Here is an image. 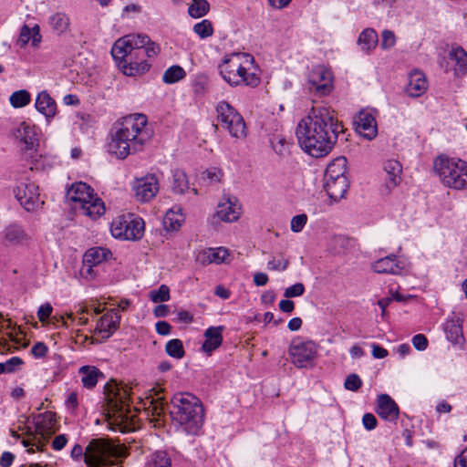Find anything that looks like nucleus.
<instances>
[{
	"mask_svg": "<svg viewBox=\"0 0 467 467\" xmlns=\"http://www.w3.org/2000/svg\"><path fill=\"white\" fill-rule=\"evenodd\" d=\"M343 126L325 108H312L297 124L296 134L301 149L315 158L327 156L337 141Z\"/></svg>",
	"mask_w": 467,
	"mask_h": 467,
	"instance_id": "obj_1",
	"label": "nucleus"
},
{
	"mask_svg": "<svg viewBox=\"0 0 467 467\" xmlns=\"http://www.w3.org/2000/svg\"><path fill=\"white\" fill-rule=\"evenodd\" d=\"M160 52V46L146 34L124 36L111 48V55L119 62L121 71L130 77L140 76L149 71L150 64L146 57H155Z\"/></svg>",
	"mask_w": 467,
	"mask_h": 467,
	"instance_id": "obj_2",
	"label": "nucleus"
},
{
	"mask_svg": "<svg viewBox=\"0 0 467 467\" xmlns=\"http://www.w3.org/2000/svg\"><path fill=\"white\" fill-rule=\"evenodd\" d=\"M152 137V130L143 114H132L122 119L109 144V152L119 159L140 151Z\"/></svg>",
	"mask_w": 467,
	"mask_h": 467,
	"instance_id": "obj_3",
	"label": "nucleus"
},
{
	"mask_svg": "<svg viewBox=\"0 0 467 467\" xmlns=\"http://www.w3.org/2000/svg\"><path fill=\"white\" fill-rule=\"evenodd\" d=\"M130 389L127 385L118 384L112 380L106 384L107 417L109 424L121 432L135 428L136 415L130 411Z\"/></svg>",
	"mask_w": 467,
	"mask_h": 467,
	"instance_id": "obj_4",
	"label": "nucleus"
},
{
	"mask_svg": "<svg viewBox=\"0 0 467 467\" xmlns=\"http://www.w3.org/2000/svg\"><path fill=\"white\" fill-rule=\"evenodd\" d=\"M254 58L250 54L234 53L226 56L219 65L220 74L232 87H257L260 77L254 66Z\"/></svg>",
	"mask_w": 467,
	"mask_h": 467,
	"instance_id": "obj_5",
	"label": "nucleus"
},
{
	"mask_svg": "<svg viewBox=\"0 0 467 467\" xmlns=\"http://www.w3.org/2000/svg\"><path fill=\"white\" fill-rule=\"evenodd\" d=\"M128 452L123 445H116L105 439H93L86 447L85 451L79 444H76L71 450V457L80 459L88 467H109L115 464L114 460L127 457Z\"/></svg>",
	"mask_w": 467,
	"mask_h": 467,
	"instance_id": "obj_6",
	"label": "nucleus"
},
{
	"mask_svg": "<svg viewBox=\"0 0 467 467\" xmlns=\"http://www.w3.org/2000/svg\"><path fill=\"white\" fill-rule=\"evenodd\" d=\"M171 415L173 420L184 426L188 433L195 434L203 423V408L200 400L185 392L177 393L171 399Z\"/></svg>",
	"mask_w": 467,
	"mask_h": 467,
	"instance_id": "obj_7",
	"label": "nucleus"
},
{
	"mask_svg": "<svg viewBox=\"0 0 467 467\" xmlns=\"http://www.w3.org/2000/svg\"><path fill=\"white\" fill-rule=\"evenodd\" d=\"M67 197L74 202V209L83 215L97 219L105 213V205L100 198L93 192V189L85 182L73 183L67 190Z\"/></svg>",
	"mask_w": 467,
	"mask_h": 467,
	"instance_id": "obj_8",
	"label": "nucleus"
},
{
	"mask_svg": "<svg viewBox=\"0 0 467 467\" xmlns=\"http://www.w3.org/2000/svg\"><path fill=\"white\" fill-rule=\"evenodd\" d=\"M434 171L444 186L454 190L467 188V162L465 161L439 156L434 161Z\"/></svg>",
	"mask_w": 467,
	"mask_h": 467,
	"instance_id": "obj_9",
	"label": "nucleus"
},
{
	"mask_svg": "<svg viewBox=\"0 0 467 467\" xmlns=\"http://www.w3.org/2000/svg\"><path fill=\"white\" fill-rule=\"evenodd\" d=\"M57 425L55 412L47 410L37 415L35 420V432L23 439L22 444L27 448L28 452H34L36 450L43 451L48 438L57 430Z\"/></svg>",
	"mask_w": 467,
	"mask_h": 467,
	"instance_id": "obj_10",
	"label": "nucleus"
},
{
	"mask_svg": "<svg viewBox=\"0 0 467 467\" xmlns=\"http://www.w3.org/2000/svg\"><path fill=\"white\" fill-rule=\"evenodd\" d=\"M216 119L220 126L237 140H244L247 129L243 116L228 102L220 101L216 105Z\"/></svg>",
	"mask_w": 467,
	"mask_h": 467,
	"instance_id": "obj_11",
	"label": "nucleus"
},
{
	"mask_svg": "<svg viewBox=\"0 0 467 467\" xmlns=\"http://www.w3.org/2000/svg\"><path fill=\"white\" fill-rule=\"evenodd\" d=\"M145 230L144 221L132 214L120 215L110 225L111 234L115 238L137 241L142 238Z\"/></svg>",
	"mask_w": 467,
	"mask_h": 467,
	"instance_id": "obj_12",
	"label": "nucleus"
},
{
	"mask_svg": "<svg viewBox=\"0 0 467 467\" xmlns=\"http://www.w3.org/2000/svg\"><path fill=\"white\" fill-rule=\"evenodd\" d=\"M318 352V345L313 340L294 338L289 346L288 354L291 362L296 368H307L315 362Z\"/></svg>",
	"mask_w": 467,
	"mask_h": 467,
	"instance_id": "obj_13",
	"label": "nucleus"
},
{
	"mask_svg": "<svg viewBox=\"0 0 467 467\" xmlns=\"http://www.w3.org/2000/svg\"><path fill=\"white\" fill-rule=\"evenodd\" d=\"M306 87L315 95H328L334 88L332 72L320 65L312 67L307 75Z\"/></svg>",
	"mask_w": 467,
	"mask_h": 467,
	"instance_id": "obj_14",
	"label": "nucleus"
},
{
	"mask_svg": "<svg viewBox=\"0 0 467 467\" xmlns=\"http://www.w3.org/2000/svg\"><path fill=\"white\" fill-rule=\"evenodd\" d=\"M159 189V180L154 174H147L132 182L135 198L140 202L151 201L158 193Z\"/></svg>",
	"mask_w": 467,
	"mask_h": 467,
	"instance_id": "obj_15",
	"label": "nucleus"
},
{
	"mask_svg": "<svg viewBox=\"0 0 467 467\" xmlns=\"http://www.w3.org/2000/svg\"><path fill=\"white\" fill-rule=\"evenodd\" d=\"M15 193L20 204L28 212L35 211L43 203L40 201L38 186L35 182H21Z\"/></svg>",
	"mask_w": 467,
	"mask_h": 467,
	"instance_id": "obj_16",
	"label": "nucleus"
},
{
	"mask_svg": "<svg viewBox=\"0 0 467 467\" xmlns=\"http://www.w3.org/2000/svg\"><path fill=\"white\" fill-rule=\"evenodd\" d=\"M110 255V251L102 247L97 246L87 250L83 256L81 275L86 278H93L97 275L94 268L107 261Z\"/></svg>",
	"mask_w": 467,
	"mask_h": 467,
	"instance_id": "obj_17",
	"label": "nucleus"
},
{
	"mask_svg": "<svg viewBox=\"0 0 467 467\" xmlns=\"http://www.w3.org/2000/svg\"><path fill=\"white\" fill-rule=\"evenodd\" d=\"M355 130L363 138L370 140L378 134L375 117L367 110H360L354 119Z\"/></svg>",
	"mask_w": 467,
	"mask_h": 467,
	"instance_id": "obj_18",
	"label": "nucleus"
},
{
	"mask_svg": "<svg viewBox=\"0 0 467 467\" xmlns=\"http://www.w3.org/2000/svg\"><path fill=\"white\" fill-rule=\"evenodd\" d=\"M218 218L226 223H233L241 215V205L235 198H223L217 206Z\"/></svg>",
	"mask_w": 467,
	"mask_h": 467,
	"instance_id": "obj_19",
	"label": "nucleus"
},
{
	"mask_svg": "<svg viewBox=\"0 0 467 467\" xmlns=\"http://www.w3.org/2000/svg\"><path fill=\"white\" fill-rule=\"evenodd\" d=\"M377 414L383 420L396 421L399 418V407L388 394H380L377 398Z\"/></svg>",
	"mask_w": 467,
	"mask_h": 467,
	"instance_id": "obj_20",
	"label": "nucleus"
},
{
	"mask_svg": "<svg viewBox=\"0 0 467 467\" xmlns=\"http://www.w3.org/2000/svg\"><path fill=\"white\" fill-rule=\"evenodd\" d=\"M428 86V80L424 73L415 69L409 75V81L405 88V92L409 97L418 98L427 91Z\"/></svg>",
	"mask_w": 467,
	"mask_h": 467,
	"instance_id": "obj_21",
	"label": "nucleus"
},
{
	"mask_svg": "<svg viewBox=\"0 0 467 467\" xmlns=\"http://www.w3.org/2000/svg\"><path fill=\"white\" fill-rule=\"evenodd\" d=\"M348 181L347 177H339L336 179H325V191L328 197L337 202L341 200L348 190Z\"/></svg>",
	"mask_w": 467,
	"mask_h": 467,
	"instance_id": "obj_22",
	"label": "nucleus"
},
{
	"mask_svg": "<svg viewBox=\"0 0 467 467\" xmlns=\"http://www.w3.org/2000/svg\"><path fill=\"white\" fill-rule=\"evenodd\" d=\"M223 327H210L204 332L205 340L202 345V349L208 355L217 349L223 343Z\"/></svg>",
	"mask_w": 467,
	"mask_h": 467,
	"instance_id": "obj_23",
	"label": "nucleus"
},
{
	"mask_svg": "<svg viewBox=\"0 0 467 467\" xmlns=\"http://www.w3.org/2000/svg\"><path fill=\"white\" fill-rule=\"evenodd\" d=\"M462 321V317H454L448 319L444 325L446 337L452 344H462L464 341Z\"/></svg>",
	"mask_w": 467,
	"mask_h": 467,
	"instance_id": "obj_24",
	"label": "nucleus"
},
{
	"mask_svg": "<svg viewBox=\"0 0 467 467\" xmlns=\"http://www.w3.org/2000/svg\"><path fill=\"white\" fill-rule=\"evenodd\" d=\"M82 386L85 389H91L96 387L99 379H104V374L95 366H82L78 368Z\"/></svg>",
	"mask_w": 467,
	"mask_h": 467,
	"instance_id": "obj_25",
	"label": "nucleus"
},
{
	"mask_svg": "<svg viewBox=\"0 0 467 467\" xmlns=\"http://www.w3.org/2000/svg\"><path fill=\"white\" fill-rule=\"evenodd\" d=\"M36 109L47 119H51L56 115L57 104L54 99L47 90L41 91L36 99Z\"/></svg>",
	"mask_w": 467,
	"mask_h": 467,
	"instance_id": "obj_26",
	"label": "nucleus"
},
{
	"mask_svg": "<svg viewBox=\"0 0 467 467\" xmlns=\"http://www.w3.org/2000/svg\"><path fill=\"white\" fill-rule=\"evenodd\" d=\"M4 238L10 245H23L30 240V236L18 224L8 225L4 231Z\"/></svg>",
	"mask_w": 467,
	"mask_h": 467,
	"instance_id": "obj_27",
	"label": "nucleus"
},
{
	"mask_svg": "<svg viewBox=\"0 0 467 467\" xmlns=\"http://www.w3.org/2000/svg\"><path fill=\"white\" fill-rule=\"evenodd\" d=\"M119 317L114 314L103 315L96 327V333L101 338H109L118 328Z\"/></svg>",
	"mask_w": 467,
	"mask_h": 467,
	"instance_id": "obj_28",
	"label": "nucleus"
},
{
	"mask_svg": "<svg viewBox=\"0 0 467 467\" xmlns=\"http://www.w3.org/2000/svg\"><path fill=\"white\" fill-rule=\"evenodd\" d=\"M372 268L378 274L392 275H399L402 270L395 255H389L379 259L373 264Z\"/></svg>",
	"mask_w": 467,
	"mask_h": 467,
	"instance_id": "obj_29",
	"label": "nucleus"
},
{
	"mask_svg": "<svg viewBox=\"0 0 467 467\" xmlns=\"http://www.w3.org/2000/svg\"><path fill=\"white\" fill-rule=\"evenodd\" d=\"M14 136L25 144L26 150H32L36 145L37 140L34 127L26 122H21L14 130Z\"/></svg>",
	"mask_w": 467,
	"mask_h": 467,
	"instance_id": "obj_30",
	"label": "nucleus"
},
{
	"mask_svg": "<svg viewBox=\"0 0 467 467\" xmlns=\"http://www.w3.org/2000/svg\"><path fill=\"white\" fill-rule=\"evenodd\" d=\"M229 255L228 250L223 247L209 248L198 254L197 259L202 264H221Z\"/></svg>",
	"mask_w": 467,
	"mask_h": 467,
	"instance_id": "obj_31",
	"label": "nucleus"
},
{
	"mask_svg": "<svg viewBox=\"0 0 467 467\" xmlns=\"http://www.w3.org/2000/svg\"><path fill=\"white\" fill-rule=\"evenodd\" d=\"M384 171L387 173V186L396 187L401 181L402 166L396 160H389L384 163Z\"/></svg>",
	"mask_w": 467,
	"mask_h": 467,
	"instance_id": "obj_32",
	"label": "nucleus"
},
{
	"mask_svg": "<svg viewBox=\"0 0 467 467\" xmlns=\"http://www.w3.org/2000/svg\"><path fill=\"white\" fill-rule=\"evenodd\" d=\"M449 59L454 64L456 76H462L467 72V53L462 47L452 48L449 53Z\"/></svg>",
	"mask_w": 467,
	"mask_h": 467,
	"instance_id": "obj_33",
	"label": "nucleus"
},
{
	"mask_svg": "<svg viewBox=\"0 0 467 467\" xmlns=\"http://www.w3.org/2000/svg\"><path fill=\"white\" fill-rule=\"evenodd\" d=\"M357 43L362 51L369 53L379 43V36L376 30L370 27L364 29L360 33Z\"/></svg>",
	"mask_w": 467,
	"mask_h": 467,
	"instance_id": "obj_34",
	"label": "nucleus"
},
{
	"mask_svg": "<svg viewBox=\"0 0 467 467\" xmlns=\"http://www.w3.org/2000/svg\"><path fill=\"white\" fill-rule=\"evenodd\" d=\"M48 24L52 30L60 36L68 31L70 19L67 14L57 12L49 17Z\"/></svg>",
	"mask_w": 467,
	"mask_h": 467,
	"instance_id": "obj_35",
	"label": "nucleus"
},
{
	"mask_svg": "<svg viewBox=\"0 0 467 467\" xmlns=\"http://www.w3.org/2000/svg\"><path fill=\"white\" fill-rule=\"evenodd\" d=\"M347 159L338 157L333 160L327 167L325 179H336L339 177H347Z\"/></svg>",
	"mask_w": 467,
	"mask_h": 467,
	"instance_id": "obj_36",
	"label": "nucleus"
},
{
	"mask_svg": "<svg viewBox=\"0 0 467 467\" xmlns=\"http://www.w3.org/2000/svg\"><path fill=\"white\" fill-rule=\"evenodd\" d=\"M30 39H32V45L34 47L38 46V44L40 43L41 35L38 25H35L32 28H30L26 25H24L22 26L18 39V42L21 44V47L26 46Z\"/></svg>",
	"mask_w": 467,
	"mask_h": 467,
	"instance_id": "obj_37",
	"label": "nucleus"
},
{
	"mask_svg": "<svg viewBox=\"0 0 467 467\" xmlns=\"http://www.w3.org/2000/svg\"><path fill=\"white\" fill-rule=\"evenodd\" d=\"M189 189L186 173L182 170H175L172 175V191L175 193H183Z\"/></svg>",
	"mask_w": 467,
	"mask_h": 467,
	"instance_id": "obj_38",
	"label": "nucleus"
},
{
	"mask_svg": "<svg viewBox=\"0 0 467 467\" xmlns=\"http://www.w3.org/2000/svg\"><path fill=\"white\" fill-rule=\"evenodd\" d=\"M185 76V70L181 66L174 65L164 71L162 80L164 83L172 84L182 80Z\"/></svg>",
	"mask_w": 467,
	"mask_h": 467,
	"instance_id": "obj_39",
	"label": "nucleus"
},
{
	"mask_svg": "<svg viewBox=\"0 0 467 467\" xmlns=\"http://www.w3.org/2000/svg\"><path fill=\"white\" fill-rule=\"evenodd\" d=\"M182 222V214L175 213L173 210H170L169 212H167L163 218L164 227L168 231H175L179 229Z\"/></svg>",
	"mask_w": 467,
	"mask_h": 467,
	"instance_id": "obj_40",
	"label": "nucleus"
},
{
	"mask_svg": "<svg viewBox=\"0 0 467 467\" xmlns=\"http://www.w3.org/2000/svg\"><path fill=\"white\" fill-rule=\"evenodd\" d=\"M165 352L171 358L181 359L184 357L185 351L182 340L178 338L169 340L165 345Z\"/></svg>",
	"mask_w": 467,
	"mask_h": 467,
	"instance_id": "obj_41",
	"label": "nucleus"
},
{
	"mask_svg": "<svg viewBox=\"0 0 467 467\" xmlns=\"http://www.w3.org/2000/svg\"><path fill=\"white\" fill-rule=\"evenodd\" d=\"M31 96L26 89L15 91L9 98L10 104L14 108H23L30 103Z\"/></svg>",
	"mask_w": 467,
	"mask_h": 467,
	"instance_id": "obj_42",
	"label": "nucleus"
},
{
	"mask_svg": "<svg viewBox=\"0 0 467 467\" xmlns=\"http://www.w3.org/2000/svg\"><path fill=\"white\" fill-rule=\"evenodd\" d=\"M209 3L206 0H193L189 6V15L194 18L205 16L209 11Z\"/></svg>",
	"mask_w": 467,
	"mask_h": 467,
	"instance_id": "obj_43",
	"label": "nucleus"
},
{
	"mask_svg": "<svg viewBox=\"0 0 467 467\" xmlns=\"http://www.w3.org/2000/svg\"><path fill=\"white\" fill-rule=\"evenodd\" d=\"M170 298V288L166 285H161L158 289L150 292V299L153 303L166 302Z\"/></svg>",
	"mask_w": 467,
	"mask_h": 467,
	"instance_id": "obj_44",
	"label": "nucleus"
},
{
	"mask_svg": "<svg viewBox=\"0 0 467 467\" xmlns=\"http://www.w3.org/2000/svg\"><path fill=\"white\" fill-rule=\"evenodd\" d=\"M148 467H171V461L165 452L157 451L152 455Z\"/></svg>",
	"mask_w": 467,
	"mask_h": 467,
	"instance_id": "obj_45",
	"label": "nucleus"
},
{
	"mask_svg": "<svg viewBox=\"0 0 467 467\" xmlns=\"http://www.w3.org/2000/svg\"><path fill=\"white\" fill-rule=\"evenodd\" d=\"M193 31L196 35H198L201 38H206L211 36L213 34V28L212 22L204 19L200 23H197L193 26Z\"/></svg>",
	"mask_w": 467,
	"mask_h": 467,
	"instance_id": "obj_46",
	"label": "nucleus"
},
{
	"mask_svg": "<svg viewBox=\"0 0 467 467\" xmlns=\"http://www.w3.org/2000/svg\"><path fill=\"white\" fill-rule=\"evenodd\" d=\"M22 363V359L18 357H13L5 362L0 363V375L2 373H11L15 371Z\"/></svg>",
	"mask_w": 467,
	"mask_h": 467,
	"instance_id": "obj_47",
	"label": "nucleus"
},
{
	"mask_svg": "<svg viewBox=\"0 0 467 467\" xmlns=\"http://www.w3.org/2000/svg\"><path fill=\"white\" fill-rule=\"evenodd\" d=\"M362 386V380L356 373L349 374L345 380L344 387L350 391H357Z\"/></svg>",
	"mask_w": 467,
	"mask_h": 467,
	"instance_id": "obj_48",
	"label": "nucleus"
},
{
	"mask_svg": "<svg viewBox=\"0 0 467 467\" xmlns=\"http://www.w3.org/2000/svg\"><path fill=\"white\" fill-rule=\"evenodd\" d=\"M288 265L289 260L283 256L279 258H273L267 263V268L272 271H285Z\"/></svg>",
	"mask_w": 467,
	"mask_h": 467,
	"instance_id": "obj_49",
	"label": "nucleus"
},
{
	"mask_svg": "<svg viewBox=\"0 0 467 467\" xmlns=\"http://www.w3.org/2000/svg\"><path fill=\"white\" fill-rule=\"evenodd\" d=\"M396 36L391 30H384L381 34L380 46L383 49H389L395 46Z\"/></svg>",
	"mask_w": 467,
	"mask_h": 467,
	"instance_id": "obj_50",
	"label": "nucleus"
},
{
	"mask_svg": "<svg viewBox=\"0 0 467 467\" xmlns=\"http://www.w3.org/2000/svg\"><path fill=\"white\" fill-rule=\"evenodd\" d=\"M305 285L302 283H296L285 290L284 296L286 298L301 296L305 293Z\"/></svg>",
	"mask_w": 467,
	"mask_h": 467,
	"instance_id": "obj_51",
	"label": "nucleus"
},
{
	"mask_svg": "<svg viewBox=\"0 0 467 467\" xmlns=\"http://www.w3.org/2000/svg\"><path fill=\"white\" fill-rule=\"evenodd\" d=\"M307 216L305 213L296 215L291 220V230L299 233L306 223Z\"/></svg>",
	"mask_w": 467,
	"mask_h": 467,
	"instance_id": "obj_52",
	"label": "nucleus"
},
{
	"mask_svg": "<svg viewBox=\"0 0 467 467\" xmlns=\"http://www.w3.org/2000/svg\"><path fill=\"white\" fill-rule=\"evenodd\" d=\"M53 311V307L49 303H46L38 308L37 311V317L40 322L44 323L46 322L49 317L51 316Z\"/></svg>",
	"mask_w": 467,
	"mask_h": 467,
	"instance_id": "obj_53",
	"label": "nucleus"
},
{
	"mask_svg": "<svg viewBox=\"0 0 467 467\" xmlns=\"http://www.w3.org/2000/svg\"><path fill=\"white\" fill-rule=\"evenodd\" d=\"M412 344L418 350H425L428 347V339L423 334H417L412 337Z\"/></svg>",
	"mask_w": 467,
	"mask_h": 467,
	"instance_id": "obj_54",
	"label": "nucleus"
},
{
	"mask_svg": "<svg viewBox=\"0 0 467 467\" xmlns=\"http://www.w3.org/2000/svg\"><path fill=\"white\" fill-rule=\"evenodd\" d=\"M362 423L366 430L372 431L377 427L378 420L372 413H365L362 417Z\"/></svg>",
	"mask_w": 467,
	"mask_h": 467,
	"instance_id": "obj_55",
	"label": "nucleus"
},
{
	"mask_svg": "<svg viewBox=\"0 0 467 467\" xmlns=\"http://www.w3.org/2000/svg\"><path fill=\"white\" fill-rule=\"evenodd\" d=\"M47 347L44 343L37 342L32 347L31 353L35 358H40L47 355Z\"/></svg>",
	"mask_w": 467,
	"mask_h": 467,
	"instance_id": "obj_56",
	"label": "nucleus"
},
{
	"mask_svg": "<svg viewBox=\"0 0 467 467\" xmlns=\"http://www.w3.org/2000/svg\"><path fill=\"white\" fill-rule=\"evenodd\" d=\"M65 404L68 410H70L71 412H74L78 409V399L77 392L73 391V392L69 393Z\"/></svg>",
	"mask_w": 467,
	"mask_h": 467,
	"instance_id": "obj_57",
	"label": "nucleus"
},
{
	"mask_svg": "<svg viewBox=\"0 0 467 467\" xmlns=\"http://www.w3.org/2000/svg\"><path fill=\"white\" fill-rule=\"evenodd\" d=\"M67 442V438L65 434L56 436L52 441V448L55 451L62 450Z\"/></svg>",
	"mask_w": 467,
	"mask_h": 467,
	"instance_id": "obj_58",
	"label": "nucleus"
},
{
	"mask_svg": "<svg viewBox=\"0 0 467 467\" xmlns=\"http://www.w3.org/2000/svg\"><path fill=\"white\" fill-rule=\"evenodd\" d=\"M156 331L158 334L161 336H166L170 334L171 327V325L166 321H159L156 323Z\"/></svg>",
	"mask_w": 467,
	"mask_h": 467,
	"instance_id": "obj_59",
	"label": "nucleus"
},
{
	"mask_svg": "<svg viewBox=\"0 0 467 467\" xmlns=\"http://www.w3.org/2000/svg\"><path fill=\"white\" fill-rule=\"evenodd\" d=\"M388 350L379 345H372V356L375 358H384L388 356Z\"/></svg>",
	"mask_w": 467,
	"mask_h": 467,
	"instance_id": "obj_60",
	"label": "nucleus"
},
{
	"mask_svg": "<svg viewBox=\"0 0 467 467\" xmlns=\"http://www.w3.org/2000/svg\"><path fill=\"white\" fill-rule=\"evenodd\" d=\"M177 320L185 324H190L193 320L192 315L187 310H181L177 313Z\"/></svg>",
	"mask_w": 467,
	"mask_h": 467,
	"instance_id": "obj_61",
	"label": "nucleus"
},
{
	"mask_svg": "<svg viewBox=\"0 0 467 467\" xmlns=\"http://www.w3.org/2000/svg\"><path fill=\"white\" fill-rule=\"evenodd\" d=\"M14 459H15V456L13 453H11L9 451H5L0 458V465L2 467H9V466H11Z\"/></svg>",
	"mask_w": 467,
	"mask_h": 467,
	"instance_id": "obj_62",
	"label": "nucleus"
},
{
	"mask_svg": "<svg viewBox=\"0 0 467 467\" xmlns=\"http://www.w3.org/2000/svg\"><path fill=\"white\" fill-rule=\"evenodd\" d=\"M279 308L284 313H291L295 308L293 301L285 299L279 302Z\"/></svg>",
	"mask_w": 467,
	"mask_h": 467,
	"instance_id": "obj_63",
	"label": "nucleus"
},
{
	"mask_svg": "<svg viewBox=\"0 0 467 467\" xmlns=\"http://www.w3.org/2000/svg\"><path fill=\"white\" fill-rule=\"evenodd\" d=\"M467 454L462 451L460 455H458L454 462V467H467Z\"/></svg>",
	"mask_w": 467,
	"mask_h": 467,
	"instance_id": "obj_64",
	"label": "nucleus"
}]
</instances>
